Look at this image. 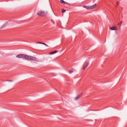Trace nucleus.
Returning <instances> with one entry per match:
<instances>
[{
    "mask_svg": "<svg viewBox=\"0 0 127 127\" xmlns=\"http://www.w3.org/2000/svg\"><path fill=\"white\" fill-rule=\"evenodd\" d=\"M8 22H6L4 24V25H6L7 24V23H8Z\"/></svg>",
    "mask_w": 127,
    "mask_h": 127,
    "instance_id": "nucleus-17",
    "label": "nucleus"
},
{
    "mask_svg": "<svg viewBox=\"0 0 127 127\" xmlns=\"http://www.w3.org/2000/svg\"><path fill=\"white\" fill-rule=\"evenodd\" d=\"M117 29V28L115 26H113L110 28L111 30H114Z\"/></svg>",
    "mask_w": 127,
    "mask_h": 127,
    "instance_id": "nucleus-8",
    "label": "nucleus"
},
{
    "mask_svg": "<svg viewBox=\"0 0 127 127\" xmlns=\"http://www.w3.org/2000/svg\"><path fill=\"white\" fill-rule=\"evenodd\" d=\"M38 43L43 44V45H45L46 46H47V47L48 46L46 44L44 43H42L41 42H38Z\"/></svg>",
    "mask_w": 127,
    "mask_h": 127,
    "instance_id": "nucleus-11",
    "label": "nucleus"
},
{
    "mask_svg": "<svg viewBox=\"0 0 127 127\" xmlns=\"http://www.w3.org/2000/svg\"><path fill=\"white\" fill-rule=\"evenodd\" d=\"M36 60L37 59L36 57L30 56L29 60L31 61H36Z\"/></svg>",
    "mask_w": 127,
    "mask_h": 127,
    "instance_id": "nucleus-6",
    "label": "nucleus"
},
{
    "mask_svg": "<svg viewBox=\"0 0 127 127\" xmlns=\"http://www.w3.org/2000/svg\"><path fill=\"white\" fill-rule=\"evenodd\" d=\"M83 93H81L80 94L78 95L75 98V99L77 100L82 95Z\"/></svg>",
    "mask_w": 127,
    "mask_h": 127,
    "instance_id": "nucleus-7",
    "label": "nucleus"
},
{
    "mask_svg": "<svg viewBox=\"0 0 127 127\" xmlns=\"http://www.w3.org/2000/svg\"><path fill=\"white\" fill-rule=\"evenodd\" d=\"M96 6V4H95L91 6H88L86 5L84 6V8H85L87 9H90L95 8Z\"/></svg>",
    "mask_w": 127,
    "mask_h": 127,
    "instance_id": "nucleus-1",
    "label": "nucleus"
},
{
    "mask_svg": "<svg viewBox=\"0 0 127 127\" xmlns=\"http://www.w3.org/2000/svg\"><path fill=\"white\" fill-rule=\"evenodd\" d=\"M64 4H67V5H68L69 4V3L65 1L64 2Z\"/></svg>",
    "mask_w": 127,
    "mask_h": 127,
    "instance_id": "nucleus-14",
    "label": "nucleus"
},
{
    "mask_svg": "<svg viewBox=\"0 0 127 127\" xmlns=\"http://www.w3.org/2000/svg\"><path fill=\"white\" fill-rule=\"evenodd\" d=\"M66 11V10L64 9H62V12L63 13H64Z\"/></svg>",
    "mask_w": 127,
    "mask_h": 127,
    "instance_id": "nucleus-13",
    "label": "nucleus"
},
{
    "mask_svg": "<svg viewBox=\"0 0 127 127\" xmlns=\"http://www.w3.org/2000/svg\"><path fill=\"white\" fill-rule=\"evenodd\" d=\"M44 12L43 11H40L37 13V15L38 16H43L44 15Z\"/></svg>",
    "mask_w": 127,
    "mask_h": 127,
    "instance_id": "nucleus-4",
    "label": "nucleus"
},
{
    "mask_svg": "<svg viewBox=\"0 0 127 127\" xmlns=\"http://www.w3.org/2000/svg\"><path fill=\"white\" fill-rule=\"evenodd\" d=\"M89 64L88 62L85 63L83 66V70H84L87 67Z\"/></svg>",
    "mask_w": 127,
    "mask_h": 127,
    "instance_id": "nucleus-5",
    "label": "nucleus"
},
{
    "mask_svg": "<svg viewBox=\"0 0 127 127\" xmlns=\"http://www.w3.org/2000/svg\"><path fill=\"white\" fill-rule=\"evenodd\" d=\"M118 2H117V5H118Z\"/></svg>",
    "mask_w": 127,
    "mask_h": 127,
    "instance_id": "nucleus-18",
    "label": "nucleus"
},
{
    "mask_svg": "<svg viewBox=\"0 0 127 127\" xmlns=\"http://www.w3.org/2000/svg\"><path fill=\"white\" fill-rule=\"evenodd\" d=\"M25 54H21L18 55L16 56V57L18 58H22L25 59Z\"/></svg>",
    "mask_w": 127,
    "mask_h": 127,
    "instance_id": "nucleus-2",
    "label": "nucleus"
},
{
    "mask_svg": "<svg viewBox=\"0 0 127 127\" xmlns=\"http://www.w3.org/2000/svg\"><path fill=\"white\" fill-rule=\"evenodd\" d=\"M60 2L61 3L64 4L65 1L63 0H60Z\"/></svg>",
    "mask_w": 127,
    "mask_h": 127,
    "instance_id": "nucleus-12",
    "label": "nucleus"
},
{
    "mask_svg": "<svg viewBox=\"0 0 127 127\" xmlns=\"http://www.w3.org/2000/svg\"><path fill=\"white\" fill-rule=\"evenodd\" d=\"M25 54H21L18 55L16 56V57L18 58H22L25 59Z\"/></svg>",
    "mask_w": 127,
    "mask_h": 127,
    "instance_id": "nucleus-3",
    "label": "nucleus"
},
{
    "mask_svg": "<svg viewBox=\"0 0 127 127\" xmlns=\"http://www.w3.org/2000/svg\"><path fill=\"white\" fill-rule=\"evenodd\" d=\"M25 59H26L28 60H29V58L30 57V56H29L27 55H25Z\"/></svg>",
    "mask_w": 127,
    "mask_h": 127,
    "instance_id": "nucleus-9",
    "label": "nucleus"
},
{
    "mask_svg": "<svg viewBox=\"0 0 127 127\" xmlns=\"http://www.w3.org/2000/svg\"><path fill=\"white\" fill-rule=\"evenodd\" d=\"M122 21H120V23H118V25H121L122 24Z\"/></svg>",
    "mask_w": 127,
    "mask_h": 127,
    "instance_id": "nucleus-15",
    "label": "nucleus"
},
{
    "mask_svg": "<svg viewBox=\"0 0 127 127\" xmlns=\"http://www.w3.org/2000/svg\"><path fill=\"white\" fill-rule=\"evenodd\" d=\"M58 51L57 50H55L54 51H53L52 52H51L49 54L50 55H52L53 54H54L57 52Z\"/></svg>",
    "mask_w": 127,
    "mask_h": 127,
    "instance_id": "nucleus-10",
    "label": "nucleus"
},
{
    "mask_svg": "<svg viewBox=\"0 0 127 127\" xmlns=\"http://www.w3.org/2000/svg\"><path fill=\"white\" fill-rule=\"evenodd\" d=\"M73 72V71L72 70H70L69 71V73H72Z\"/></svg>",
    "mask_w": 127,
    "mask_h": 127,
    "instance_id": "nucleus-16",
    "label": "nucleus"
}]
</instances>
